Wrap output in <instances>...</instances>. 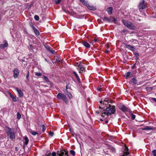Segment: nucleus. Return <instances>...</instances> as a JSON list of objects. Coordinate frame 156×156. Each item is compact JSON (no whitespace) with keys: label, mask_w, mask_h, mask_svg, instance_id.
<instances>
[{"label":"nucleus","mask_w":156,"mask_h":156,"mask_svg":"<svg viewBox=\"0 0 156 156\" xmlns=\"http://www.w3.org/2000/svg\"><path fill=\"white\" fill-rule=\"evenodd\" d=\"M31 26L34 32L36 34V35H39V33L38 31L35 28V27L33 25H31Z\"/></svg>","instance_id":"nucleus-10"},{"label":"nucleus","mask_w":156,"mask_h":156,"mask_svg":"<svg viewBox=\"0 0 156 156\" xmlns=\"http://www.w3.org/2000/svg\"><path fill=\"white\" fill-rule=\"evenodd\" d=\"M82 3V4L86 6L88 5V2L87 0H79Z\"/></svg>","instance_id":"nucleus-16"},{"label":"nucleus","mask_w":156,"mask_h":156,"mask_svg":"<svg viewBox=\"0 0 156 156\" xmlns=\"http://www.w3.org/2000/svg\"><path fill=\"white\" fill-rule=\"evenodd\" d=\"M132 76V74L130 72H128L126 74V78H127L128 77H131Z\"/></svg>","instance_id":"nucleus-21"},{"label":"nucleus","mask_w":156,"mask_h":156,"mask_svg":"<svg viewBox=\"0 0 156 156\" xmlns=\"http://www.w3.org/2000/svg\"><path fill=\"white\" fill-rule=\"evenodd\" d=\"M97 90L99 91H102V89L101 88H99L97 89Z\"/></svg>","instance_id":"nucleus-44"},{"label":"nucleus","mask_w":156,"mask_h":156,"mask_svg":"<svg viewBox=\"0 0 156 156\" xmlns=\"http://www.w3.org/2000/svg\"><path fill=\"white\" fill-rule=\"evenodd\" d=\"M146 4L144 0L141 1L139 4L138 8L139 9H143L146 8Z\"/></svg>","instance_id":"nucleus-5"},{"label":"nucleus","mask_w":156,"mask_h":156,"mask_svg":"<svg viewBox=\"0 0 156 156\" xmlns=\"http://www.w3.org/2000/svg\"><path fill=\"white\" fill-rule=\"evenodd\" d=\"M61 0H55V2L56 4L59 3Z\"/></svg>","instance_id":"nucleus-37"},{"label":"nucleus","mask_w":156,"mask_h":156,"mask_svg":"<svg viewBox=\"0 0 156 156\" xmlns=\"http://www.w3.org/2000/svg\"><path fill=\"white\" fill-rule=\"evenodd\" d=\"M112 7H110L108 8L107 9V11L108 12V13L111 14L112 13Z\"/></svg>","instance_id":"nucleus-19"},{"label":"nucleus","mask_w":156,"mask_h":156,"mask_svg":"<svg viewBox=\"0 0 156 156\" xmlns=\"http://www.w3.org/2000/svg\"><path fill=\"white\" fill-rule=\"evenodd\" d=\"M73 73L75 75V76L76 77V78H77V80H80V78H79V76H78V74H77V73H76V72L74 71H73Z\"/></svg>","instance_id":"nucleus-23"},{"label":"nucleus","mask_w":156,"mask_h":156,"mask_svg":"<svg viewBox=\"0 0 156 156\" xmlns=\"http://www.w3.org/2000/svg\"><path fill=\"white\" fill-rule=\"evenodd\" d=\"M15 89L17 92L19 97L21 98L23 97V94L21 90L18 87L16 88Z\"/></svg>","instance_id":"nucleus-8"},{"label":"nucleus","mask_w":156,"mask_h":156,"mask_svg":"<svg viewBox=\"0 0 156 156\" xmlns=\"http://www.w3.org/2000/svg\"><path fill=\"white\" fill-rule=\"evenodd\" d=\"M35 75L37 76H41L42 75V74L40 72H36Z\"/></svg>","instance_id":"nucleus-28"},{"label":"nucleus","mask_w":156,"mask_h":156,"mask_svg":"<svg viewBox=\"0 0 156 156\" xmlns=\"http://www.w3.org/2000/svg\"><path fill=\"white\" fill-rule=\"evenodd\" d=\"M66 93L67 95L68 96L70 99H71L73 97V96L72 94L69 92H68V91H67Z\"/></svg>","instance_id":"nucleus-22"},{"label":"nucleus","mask_w":156,"mask_h":156,"mask_svg":"<svg viewBox=\"0 0 156 156\" xmlns=\"http://www.w3.org/2000/svg\"><path fill=\"white\" fill-rule=\"evenodd\" d=\"M106 52L108 54L109 52V51L108 50H106Z\"/></svg>","instance_id":"nucleus-48"},{"label":"nucleus","mask_w":156,"mask_h":156,"mask_svg":"<svg viewBox=\"0 0 156 156\" xmlns=\"http://www.w3.org/2000/svg\"><path fill=\"white\" fill-rule=\"evenodd\" d=\"M11 97L12 98V100L16 102L17 101V100L16 98L14 97L13 96H11Z\"/></svg>","instance_id":"nucleus-35"},{"label":"nucleus","mask_w":156,"mask_h":156,"mask_svg":"<svg viewBox=\"0 0 156 156\" xmlns=\"http://www.w3.org/2000/svg\"><path fill=\"white\" fill-rule=\"evenodd\" d=\"M3 59V58H0V59Z\"/></svg>","instance_id":"nucleus-52"},{"label":"nucleus","mask_w":156,"mask_h":156,"mask_svg":"<svg viewBox=\"0 0 156 156\" xmlns=\"http://www.w3.org/2000/svg\"><path fill=\"white\" fill-rule=\"evenodd\" d=\"M29 76V71H28L27 72V74L26 76V78H27V79L28 81H29V80H30Z\"/></svg>","instance_id":"nucleus-26"},{"label":"nucleus","mask_w":156,"mask_h":156,"mask_svg":"<svg viewBox=\"0 0 156 156\" xmlns=\"http://www.w3.org/2000/svg\"><path fill=\"white\" fill-rule=\"evenodd\" d=\"M53 134H54V133L52 132L51 131L49 133V135L51 136H53Z\"/></svg>","instance_id":"nucleus-38"},{"label":"nucleus","mask_w":156,"mask_h":156,"mask_svg":"<svg viewBox=\"0 0 156 156\" xmlns=\"http://www.w3.org/2000/svg\"><path fill=\"white\" fill-rule=\"evenodd\" d=\"M83 45L85 46V47H86L87 48H89L90 47V45L89 44V43L87 42L86 41H83Z\"/></svg>","instance_id":"nucleus-15"},{"label":"nucleus","mask_w":156,"mask_h":156,"mask_svg":"<svg viewBox=\"0 0 156 156\" xmlns=\"http://www.w3.org/2000/svg\"><path fill=\"white\" fill-rule=\"evenodd\" d=\"M101 121H102V120H103L102 119H101Z\"/></svg>","instance_id":"nucleus-53"},{"label":"nucleus","mask_w":156,"mask_h":156,"mask_svg":"<svg viewBox=\"0 0 156 156\" xmlns=\"http://www.w3.org/2000/svg\"><path fill=\"white\" fill-rule=\"evenodd\" d=\"M8 43L6 41H5V43L4 44H1L0 47L2 49H4L5 47H6L8 46Z\"/></svg>","instance_id":"nucleus-11"},{"label":"nucleus","mask_w":156,"mask_h":156,"mask_svg":"<svg viewBox=\"0 0 156 156\" xmlns=\"http://www.w3.org/2000/svg\"><path fill=\"white\" fill-rule=\"evenodd\" d=\"M134 55L136 57H137L139 56V54L137 52L134 53Z\"/></svg>","instance_id":"nucleus-40"},{"label":"nucleus","mask_w":156,"mask_h":156,"mask_svg":"<svg viewBox=\"0 0 156 156\" xmlns=\"http://www.w3.org/2000/svg\"><path fill=\"white\" fill-rule=\"evenodd\" d=\"M5 130L10 139L12 140L15 138V133L11 128L8 126H6Z\"/></svg>","instance_id":"nucleus-2"},{"label":"nucleus","mask_w":156,"mask_h":156,"mask_svg":"<svg viewBox=\"0 0 156 156\" xmlns=\"http://www.w3.org/2000/svg\"><path fill=\"white\" fill-rule=\"evenodd\" d=\"M21 118V115L19 112H18L17 114V119H20Z\"/></svg>","instance_id":"nucleus-24"},{"label":"nucleus","mask_w":156,"mask_h":156,"mask_svg":"<svg viewBox=\"0 0 156 156\" xmlns=\"http://www.w3.org/2000/svg\"><path fill=\"white\" fill-rule=\"evenodd\" d=\"M45 47L47 50L49 51L50 52H51L52 54H54L55 53V51L53 50L52 48H51L49 46H46Z\"/></svg>","instance_id":"nucleus-12"},{"label":"nucleus","mask_w":156,"mask_h":156,"mask_svg":"<svg viewBox=\"0 0 156 156\" xmlns=\"http://www.w3.org/2000/svg\"><path fill=\"white\" fill-rule=\"evenodd\" d=\"M44 80L47 82H49V80L48 78L46 76H44Z\"/></svg>","instance_id":"nucleus-27"},{"label":"nucleus","mask_w":156,"mask_h":156,"mask_svg":"<svg viewBox=\"0 0 156 156\" xmlns=\"http://www.w3.org/2000/svg\"><path fill=\"white\" fill-rule=\"evenodd\" d=\"M64 154V152H62L61 153L59 154L58 155L59 156H63Z\"/></svg>","instance_id":"nucleus-39"},{"label":"nucleus","mask_w":156,"mask_h":156,"mask_svg":"<svg viewBox=\"0 0 156 156\" xmlns=\"http://www.w3.org/2000/svg\"><path fill=\"white\" fill-rule=\"evenodd\" d=\"M152 99L155 102H156V98H153Z\"/></svg>","instance_id":"nucleus-46"},{"label":"nucleus","mask_w":156,"mask_h":156,"mask_svg":"<svg viewBox=\"0 0 156 156\" xmlns=\"http://www.w3.org/2000/svg\"><path fill=\"white\" fill-rule=\"evenodd\" d=\"M155 95H156V94H155Z\"/></svg>","instance_id":"nucleus-54"},{"label":"nucleus","mask_w":156,"mask_h":156,"mask_svg":"<svg viewBox=\"0 0 156 156\" xmlns=\"http://www.w3.org/2000/svg\"><path fill=\"white\" fill-rule=\"evenodd\" d=\"M98 41V39H94L93 41L92 42H97Z\"/></svg>","instance_id":"nucleus-42"},{"label":"nucleus","mask_w":156,"mask_h":156,"mask_svg":"<svg viewBox=\"0 0 156 156\" xmlns=\"http://www.w3.org/2000/svg\"><path fill=\"white\" fill-rule=\"evenodd\" d=\"M113 20L115 22H116V20L115 19H114Z\"/></svg>","instance_id":"nucleus-49"},{"label":"nucleus","mask_w":156,"mask_h":156,"mask_svg":"<svg viewBox=\"0 0 156 156\" xmlns=\"http://www.w3.org/2000/svg\"><path fill=\"white\" fill-rule=\"evenodd\" d=\"M126 47L128 49L131 50L132 51H135V48L133 46H131L130 45H126Z\"/></svg>","instance_id":"nucleus-14"},{"label":"nucleus","mask_w":156,"mask_h":156,"mask_svg":"<svg viewBox=\"0 0 156 156\" xmlns=\"http://www.w3.org/2000/svg\"><path fill=\"white\" fill-rule=\"evenodd\" d=\"M24 144L26 145H27L29 142V140L27 136H25L24 137Z\"/></svg>","instance_id":"nucleus-20"},{"label":"nucleus","mask_w":156,"mask_h":156,"mask_svg":"<svg viewBox=\"0 0 156 156\" xmlns=\"http://www.w3.org/2000/svg\"><path fill=\"white\" fill-rule=\"evenodd\" d=\"M34 18L36 21H38L39 19V17L38 16L36 15L34 16Z\"/></svg>","instance_id":"nucleus-29"},{"label":"nucleus","mask_w":156,"mask_h":156,"mask_svg":"<svg viewBox=\"0 0 156 156\" xmlns=\"http://www.w3.org/2000/svg\"><path fill=\"white\" fill-rule=\"evenodd\" d=\"M52 156H55L56 155V153L55 152H54L52 153Z\"/></svg>","instance_id":"nucleus-43"},{"label":"nucleus","mask_w":156,"mask_h":156,"mask_svg":"<svg viewBox=\"0 0 156 156\" xmlns=\"http://www.w3.org/2000/svg\"><path fill=\"white\" fill-rule=\"evenodd\" d=\"M42 131L43 132H44L46 129L45 126H44V125H43L42 126Z\"/></svg>","instance_id":"nucleus-36"},{"label":"nucleus","mask_w":156,"mask_h":156,"mask_svg":"<svg viewBox=\"0 0 156 156\" xmlns=\"http://www.w3.org/2000/svg\"><path fill=\"white\" fill-rule=\"evenodd\" d=\"M129 153L128 152H124L123 156H129Z\"/></svg>","instance_id":"nucleus-30"},{"label":"nucleus","mask_w":156,"mask_h":156,"mask_svg":"<svg viewBox=\"0 0 156 156\" xmlns=\"http://www.w3.org/2000/svg\"><path fill=\"white\" fill-rule=\"evenodd\" d=\"M108 122V121H106V122Z\"/></svg>","instance_id":"nucleus-51"},{"label":"nucleus","mask_w":156,"mask_h":156,"mask_svg":"<svg viewBox=\"0 0 156 156\" xmlns=\"http://www.w3.org/2000/svg\"><path fill=\"white\" fill-rule=\"evenodd\" d=\"M65 155H66V156H68V152L65 151Z\"/></svg>","instance_id":"nucleus-45"},{"label":"nucleus","mask_w":156,"mask_h":156,"mask_svg":"<svg viewBox=\"0 0 156 156\" xmlns=\"http://www.w3.org/2000/svg\"><path fill=\"white\" fill-rule=\"evenodd\" d=\"M101 105H99V108L101 109L96 112L101 115V116L107 118V116L115 113V107L108 104V99L106 98L104 100H101L100 101Z\"/></svg>","instance_id":"nucleus-1"},{"label":"nucleus","mask_w":156,"mask_h":156,"mask_svg":"<svg viewBox=\"0 0 156 156\" xmlns=\"http://www.w3.org/2000/svg\"><path fill=\"white\" fill-rule=\"evenodd\" d=\"M131 83H133L134 85H135L137 83V80L135 78H133L131 80Z\"/></svg>","instance_id":"nucleus-17"},{"label":"nucleus","mask_w":156,"mask_h":156,"mask_svg":"<svg viewBox=\"0 0 156 156\" xmlns=\"http://www.w3.org/2000/svg\"><path fill=\"white\" fill-rule=\"evenodd\" d=\"M30 133L34 136H35L37 134H38V133L35 131H31L30 132Z\"/></svg>","instance_id":"nucleus-25"},{"label":"nucleus","mask_w":156,"mask_h":156,"mask_svg":"<svg viewBox=\"0 0 156 156\" xmlns=\"http://www.w3.org/2000/svg\"><path fill=\"white\" fill-rule=\"evenodd\" d=\"M57 98L59 99L63 100L65 103H67L68 102V99L66 95L63 94L58 93L57 95Z\"/></svg>","instance_id":"nucleus-4"},{"label":"nucleus","mask_w":156,"mask_h":156,"mask_svg":"<svg viewBox=\"0 0 156 156\" xmlns=\"http://www.w3.org/2000/svg\"><path fill=\"white\" fill-rule=\"evenodd\" d=\"M118 107L119 109L124 112H128L129 110V108L122 104H120Z\"/></svg>","instance_id":"nucleus-6"},{"label":"nucleus","mask_w":156,"mask_h":156,"mask_svg":"<svg viewBox=\"0 0 156 156\" xmlns=\"http://www.w3.org/2000/svg\"><path fill=\"white\" fill-rule=\"evenodd\" d=\"M70 153L72 155H74L75 154V151L73 150H71L70 151Z\"/></svg>","instance_id":"nucleus-33"},{"label":"nucleus","mask_w":156,"mask_h":156,"mask_svg":"<svg viewBox=\"0 0 156 156\" xmlns=\"http://www.w3.org/2000/svg\"><path fill=\"white\" fill-rule=\"evenodd\" d=\"M86 6H87V8L90 10H93L95 9V7L92 5H90L88 4V5Z\"/></svg>","instance_id":"nucleus-18"},{"label":"nucleus","mask_w":156,"mask_h":156,"mask_svg":"<svg viewBox=\"0 0 156 156\" xmlns=\"http://www.w3.org/2000/svg\"><path fill=\"white\" fill-rule=\"evenodd\" d=\"M135 65H136V64H134V65H133V67H132V69H133V68L134 67H135Z\"/></svg>","instance_id":"nucleus-47"},{"label":"nucleus","mask_w":156,"mask_h":156,"mask_svg":"<svg viewBox=\"0 0 156 156\" xmlns=\"http://www.w3.org/2000/svg\"><path fill=\"white\" fill-rule=\"evenodd\" d=\"M13 77L16 79L17 78L20 73V72L18 69L17 68H15L13 70Z\"/></svg>","instance_id":"nucleus-7"},{"label":"nucleus","mask_w":156,"mask_h":156,"mask_svg":"<svg viewBox=\"0 0 156 156\" xmlns=\"http://www.w3.org/2000/svg\"><path fill=\"white\" fill-rule=\"evenodd\" d=\"M115 149L114 148H113V152L115 151Z\"/></svg>","instance_id":"nucleus-50"},{"label":"nucleus","mask_w":156,"mask_h":156,"mask_svg":"<svg viewBox=\"0 0 156 156\" xmlns=\"http://www.w3.org/2000/svg\"><path fill=\"white\" fill-rule=\"evenodd\" d=\"M141 129L142 130H154L155 129V128L153 127H151L149 126H145L144 128H141Z\"/></svg>","instance_id":"nucleus-9"},{"label":"nucleus","mask_w":156,"mask_h":156,"mask_svg":"<svg viewBox=\"0 0 156 156\" xmlns=\"http://www.w3.org/2000/svg\"><path fill=\"white\" fill-rule=\"evenodd\" d=\"M122 22L123 24L132 30L135 29V27L134 26L133 24L131 23V22L124 20H122Z\"/></svg>","instance_id":"nucleus-3"},{"label":"nucleus","mask_w":156,"mask_h":156,"mask_svg":"<svg viewBox=\"0 0 156 156\" xmlns=\"http://www.w3.org/2000/svg\"><path fill=\"white\" fill-rule=\"evenodd\" d=\"M124 151H125V152H128V148L126 147H125V149L124 150Z\"/></svg>","instance_id":"nucleus-41"},{"label":"nucleus","mask_w":156,"mask_h":156,"mask_svg":"<svg viewBox=\"0 0 156 156\" xmlns=\"http://www.w3.org/2000/svg\"><path fill=\"white\" fill-rule=\"evenodd\" d=\"M78 68L80 69V71L79 73H82L83 72V70H84L85 69V68H84L83 66H82L81 65H80V64H79L78 66Z\"/></svg>","instance_id":"nucleus-13"},{"label":"nucleus","mask_w":156,"mask_h":156,"mask_svg":"<svg viewBox=\"0 0 156 156\" xmlns=\"http://www.w3.org/2000/svg\"><path fill=\"white\" fill-rule=\"evenodd\" d=\"M152 152L153 153V154L154 155V156H156V150H153L152 151Z\"/></svg>","instance_id":"nucleus-32"},{"label":"nucleus","mask_w":156,"mask_h":156,"mask_svg":"<svg viewBox=\"0 0 156 156\" xmlns=\"http://www.w3.org/2000/svg\"><path fill=\"white\" fill-rule=\"evenodd\" d=\"M131 118H132V119H133V120L134 119H135V115L134 114H132L131 115Z\"/></svg>","instance_id":"nucleus-34"},{"label":"nucleus","mask_w":156,"mask_h":156,"mask_svg":"<svg viewBox=\"0 0 156 156\" xmlns=\"http://www.w3.org/2000/svg\"><path fill=\"white\" fill-rule=\"evenodd\" d=\"M66 89H70L71 88V85L70 84L68 83L66 85Z\"/></svg>","instance_id":"nucleus-31"}]
</instances>
